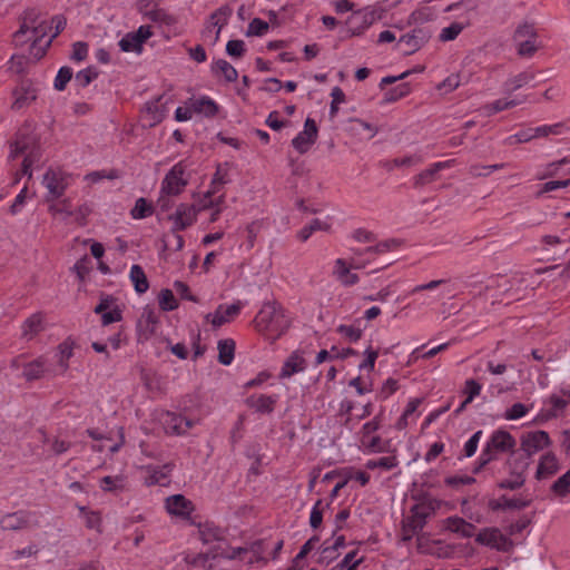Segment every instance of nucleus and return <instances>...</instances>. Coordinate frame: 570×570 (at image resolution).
<instances>
[{
  "mask_svg": "<svg viewBox=\"0 0 570 570\" xmlns=\"http://www.w3.org/2000/svg\"><path fill=\"white\" fill-rule=\"evenodd\" d=\"M159 421L166 433L175 435L186 434L195 425V421L174 412L163 413Z\"/></svg>",
  "mask_w": 570,
  "mask_h": 570,
  "instance_id": "nucleus-14",
  "label": "nucleus"
},
{
  "mask_svg": "<svg viewBox=\"0 0 570 570\" xmlns=\"http://www.w3.org/2000/svg\"><path fill=\"white\" fill-rule=\"evenodd\" d=\"M276 401V396L262 394L258 396H250L249 399H247V404L257 412L271 413L274 410Z\"/></svg>",
  "mask_w": 570,
  "mask_h": 570,
  "instance_id": "nucleus-34",
  "label": "nucleus"
},
{
  "mask_svg": "<svg viewBox=\"0 0 570 570\" xmlns=\"http://www.w3.org/2000/svg\"><path fill=\"white\" fill-rule=\"evenodd\" d=\"M47 373H50L47 366V360L40 356L23 365L22 376L27 381H35L43 377Z\"/></svg>",
  "mask_w": 570,
  "mask_h": 570,
  "instance_id": "nucleus-26",
  "label": "nucleus"
},
{
  "mask_svg": "<svg viewBox=\"0 0 570 570\" xmlns=\"http://www.w3.org/2000/svg\"><path fill=\"white\" fill-rule=\"evenodd\" d=\"M306 367V361L301 352H293L284 362L281 370V377H291L296 373L303 372Z\"/></svg>",
  "mask_w": 570,
  "mask_h": 570,
  "instance_id": "nucleus-27",
  "label": "nucleus"
},
{
  "mask_svg": "<svg viewBox=\"0 0 570 570\" xmlns=\"http://www.w3.org/2000/svg\"><path fill=\"white\" fill-rule=\"evenodd\" d=\"M98 77V71L94 67H88L86 69H82L76 73L75 82L78 87L85 88L87 87L92 80H95Z\"/></svg>",
  "mask_w": 570,
  "mask_h": 570,
  "instance_id": "nucleus-51",
  "label": "nucleus"
},
{
  "mask_svg": "<svg viewBox=\"0 0 570 570\" xmlns=\"http://www.w3.org/2000/svg\"><path fill=\"white\" fill-rule=\"evenodd\" d=\"M410 92V87L407 83H400L395 86L394 88L387 90L384 95V101L385 102H394Z\"/></svg>",
  "mask_w": 570,
  "mask_h": 570,
  "instance_id": "nucleus-56",
  "label": "nucleus"
},
{
  "mask_svg": "<svg viewBox=\"0 0 570 570\" xmlns=\"http://www.w3.org/2000/svg\"><path fill=\"white\" fill-rule=\"evenodd\" d=\"M482 385L473 379L466 380L464 383L465 403H471L481 392Z\"/></svg>",
  "mask_w": 570,
  "mask_h": 570,
  "instance_id": "nucleus-62",
  "label": "nucleus"
},
{
  "mask_svg": "<svg viewBox=\"0 0 570 570\" xmlns=\"http://www.w3.org/2000/svg\"><path fill=\"white\" fill-rule=\"evenodd\" d=\"M354 409V403L351 400L344 399L340 403L337 416L340 419L341 424L347 430H353L355 422L352 417V411Z\"/></svg>",
  "mask_w": 570,
  "mask_h": 570,
  "instance_id": "nucleus-40",
  "label": "nucleus"
},
{
  "mask_svg": "<svg viewBox=\"0 0 570 570\" xmlns=\"http://www.w3.org/2000/svg\"><path fill=\"white\" fill-rule=\"evenodd\" d=\"M190 106L195 114H199L205 117H214L218 111L217 104L207 96L190 99Z\"/></svg>",
  "mask_w": 570,
  "mask_h": 570,
  "instance_id": "nucleus-31",
  "label": "nucleus"
},
{
  "mask_svg": "<svg viewBox=\"0 0 570 570\" xmlns=\"http://www.w3.org/2000/svg\"><path fill=\"white\" fill-rule=\"evenodd\" d=\"M452 164H453V160L434 163L430 168L423 170L415 177L414 184L416 186H423L425 184L433 181L436 173H439L442 169L451 167Z\"/></svg>",
  "mask_w": 570,
  "mask_h": 570,
  "instance_id": "nucleus-33",
  "label": "nucleus"
},
{
  "mask_svg": "<svg viewBox=\"0 0 570 570\" xmlns=\"http://www.w3.org/2000/svg\"><path fill=\"white\" fill-rule=\"evenodd\" d=\"M72 269L76 272L79 281H83L91 269L90 258L85 255L76 262Z\"/></svg>",
  "mask_w": 570,
  "mask_h": 570,
  "instance_id": "nucleus-61",
  "label": "nucleus"
},
{
  "mask_svg": "<svg viewBox=\"0 0 570 570\" xmlns=\"http://www.w3.org/2000/svg\"><path fill=\"white\" fill-rule=\"evenodd\" d=\"M550 444L549 434L546 431L528 432L521 439V449L530 458Z\"/></svg>",
  "mask_w": 570,
  "mask_h": 570,
  "instance_id": "nucleus-18",
  "label": "nucleus"
},
{
  "mask_svg": "<svg viewBox=\"0 0 570 570\" xmlns=\"http://www.w3.org/2000/svg\"><path fill=\"white\" fill-rule=\"evenodd\" d=\"M379 16L374 9L364 8L357 11H353L346 20V26L351 36H361L366 29H368L376 20Z\"/></svg>",
  "mask_w": 570,
  "mask_h": 570,
  "instance_id": "nucleus-10",
  "label": "nucleus"
},
{
  "mask_svg": "<svg viewBox=\"0 0 570 570\" xmlns=\"http://www.w3.org/2000/svg\"><path fill=\"white\" fill-rule=\"evenodd\" d=\"M350 131L360 139L370 140L377 134V128L372 124L358 118L350 120Z\"/></svg>",
  "mask_w": 570,
  "mask_h": 570,
  "instance_id": "nucleus-30",
  "label": "nucleus"
},
{
  "mask_svg": "<svg viewBox=\"0 0 570 570\" xmlns=\"http://www.w3.org/2000/svg\"><path fill=\"white\" fill-rule=\"evenodd\" d=\"M153 36L149 26H140L136 31L126 33L118 42L124 52L141 53L144 43Z\"/></svg>",
  "mask_w": 570,
  "mask_h": 570,
  "instance_id": "nucleus-12",
  "label": "nucleus"
},
{
  "mask_svg": "<svg viewBox=\"0 0 570 570\" xmlns=\"http://www.w3.org/2000/svg\"><path fill=\"white\" fill-rule=\"evenodd\" d=\"M422 531L421 527H416V523L410 517H406L402 521L401 527V540L403 542L411 541L415 535L419 534V532Z\"/></svg>",
  "mask_w": 570,
  "mask_h": 570,
  "instance_id": "nucleus-49",
  "label": "nucleus"
},
{
  "mask_svg": "<svg viewBox=\"0 0 570 570\" xmlns=\"http://www.w3.org/2000/svg\"><path fill=\"white\" fill-rule=\"evenodd\" d=\"M381 424V415H375L371 421L363 424L360 431V443L364 451L368 453H379L384 451L382 439L375 434Z\"/></svg>",
  "mask_w": 570,
  "mask_h": 570,
  "instance_id": "nucleus-9",
  "label": "nucleus"
},
{
  "mask_svg": "<svg viewBox=\"0 0 570 570\" xmlns=\"http://www.w3.org/2000/svg\"><path fill=\"white\" fill-rule=\"evenodd\" d=\"M514 446L515 440L508 431H494L490 436L489 441L487 442L485 448L481 452V455L479 458L480 463L475 469V472H478L485 464L494 460L499 453L510 451Z\"/></svg>",
  "mask_w": 570,
  "mask_h": 570,
  "instance_id": "nucleus-5",
  "label": "nucleus"
},
{
  "mask_svg": "<svg viewBox=\"0 0 570 570\" xmlns=\"http://www.w3.org/2000/svg\"><path fill=\"white\" fill-rule=\"evenodd\" d=\"M475 541L482 546L508 552L512 549V541L498 528H484L475 537Z\"/></svg>",
  "mask_w": 570,
  "mask_h": 570,
  "instance_id": "nucleus-11",
  "label": "nucleus"
},
{
  "mask_svg": "<svg viewBox=\"0 0 570 570\" xmlns=\"http://www.w3.org/2000/svg\"><path fill=\"white\" fill-rule=\"evenodd\" d=\"M428 40V35L421 30H414L411 33H406L399 39L397 46H405L404 52L406 55L413 53L419 50Z\"/></svg>",
  "mask_w": 570,
  "mask_h": 570,
  "instance_id": "nucleus-24",
  "label": "nucleus"
},
{
  "mask_svg": "<svg viewBox=\"0 0 570 570\" xmlns=\"http://www.w3.org/2000/svg\"><path fill=\"white\" fill-rule=\"evenodd\" d=\"M328 229H330V224L327 222L315 218L297 233V238L301 242H306L315 232H317V230L326 232Z\"/></svg>",
  "mask_w": 570,
  "mask_h": 570,
  "instance_id": "nucleus-44",
  "label": "nucleus"
},
{
  "mask_svg": "<svg viewBox=\"0 0 570 570\" xmlns=\"http://www.w3.org/2000/svg\"><path fill=\"white\" fill-rule=\"evenodd\" d=\"M13 109H22L26 106L30 105L37 98V90L30 83L23 82L13 91Z\"/></svg>",
  "mask_w": 570,
  "mask_h": 570,
  "instance_id": "nucleus-23",
  "label": "nucleus"
},
{
  "mask_svg": "<svg viewBox=\"0 0 570 570\" xmlns=\"http://www.w3.org/2000/svg\"><path fill=\"white\" fill-rule=\"evenodd\" d=\"M434 18V12L429 7H421L414 10L410 14V22L412 23H424L431 21Z\"/></svg>",
  "mask_w": 570,
  "mask_h": 570,
  "instance_id": "nucleus-55",
  "label": "nucleus"
},
{
  "mask_svg": "<svg viewBox=\"0 0 570 570\" xmlns=\"http://www.w3.org/2000/svg\"><path fill=\"white\" fill-rule=\"evenodd\" d=\"M218 361L223 365L232 364L235 353V342L232 338L220 340L217 344Z\"/></svg>",
  "mask_w": 570,
  "mask_h": 570,
  "instance_id": "nucleus-39",
  "label": "nucleus"
},
{
  "mask_svg": "<svg viewBox=\"0 0 570 570\" xmlns=\"http://www.w3.org/2000/svg\"><path fill=\"white\" fill-rule=\"evenodd\" d=\"M525 101V97H523L522 99H507V98H502V99H498L491 104H488L484 106V110H485V114L488 116L490 115H493V114H497V112H500L502 110H505V109H510V108H513L522 102Z\"/></svg>",
  "mask_w": 570,
  "mask_h": 570,
  "instance_id": "nucleus-42",
  "label": "nucleus"
},
{
  "mask_svg": "<svg viewBox=\"0 0 570 570\" xmlns=\"http://www.w3.org/2000/svg\"><path fill=\"white\" fill-rule=\"evenodd\" d=\"M508 464L510 466V476L505 480H502L499 483V488L517 490L524 484V481H525L524 472H525L528 463L520 462L514 468H512L511 461H508Z\"/></svg>",
  "mask_w": 570,
  "mask_h": 570,
  "instance_id": "nucleus-22",
  "label": "nucleus"
},
{
  "mask_svg": "<svg viewBox=\"0 0 570 570\" xmlns=\"http://www.w3.org/2000/svg\"><path fill=\"white\" fill-rule=\"evenodd\" d=\"M531 407L523 403H514L511 407L504 412V419L509 421L519 420L528 414Z\"/></svg>",
  "mask_w": 570,
  "mask_h": 570,
  "instance_id": "nucleus-58",
  "label": "nucleus"
},
{
  "mask_svg": "<svg viewBox=\"0 0 570 570\" xmlns=\"http://www.w3.org/2000/svg\"><path fill=\"white\" fill-rule=\"evenodd\" d=\"M529 504V502L527 500H523L521 498H507V497H501L499 500H495V501H491L490 502V508L492 510H501V509H522V508H525L527 505Z\"/></svg>",
  "mask_w": 570,
  "mask_h": 570,
  "instance_id": "nucleus-43",
  "label": "nucleus"
},
{
  "mask_svg": "<svg viewBox=\"0 0 570 570\" xmlns=\"http://www.w3.org/2000/svg\"><path fill=\"white\" fill-rule=\"evenodd\" d=\"M244 307V303L237 301L232 305L220 304L214 313H208L205 318L214 327H219L234 320Z\"/></svg>",
  "mask_w": 570,
  "mask_h": 570,
  "instance_id": "nucleus-17",
  "label": "nucleus"
},
{
  "mask_svg": "<svg viewBox=\"0 0 570 570\" xmlns=\"http://www.w3.org/2000/svg\"><path fill=\"white\" fill-rule=\"evenodd\" d=\"M397 465V460L395 456H383L376 460H368L365 463V466L368 470H374L381 468L383 470H392Z\"/></svg>",
  "mask_w": 570,
  "mask_h": 570,
  "instance_id": "nucleus-52",
  "label": "nucleus"
},
{
  "mask_svg": "<svg viewBox=\"0 0 570 570\" xmlns=\"http://www.w3.org/2000/svg\"><path fill=\"white\" fill-rule=\"evenodd\" d=\"M129 278L134 284L135 291L138 294H144L149 288V282L147 276L140 265H132L129 273Z\"/></svg>",
  "mask_w": 570,
  "mask_h": 570,
  "instance_id": "nucleus-37",
  "label": "nucleus"
},
{
  "mask_svg": "<svg viewBox=\"0 0 570 570\" xmlns=\"http://www.w3.org/2000/svg\"><path fill=\"white\" fill-rule=\"evenodd\" d=\"M166 509L171 515L186 518L190 515L194 507L183 494H175L166 499Z\"/></svg>",
  "mask_w": 570,
  "mask_h": 570,
  "instance_id": "nucleus-20",
  "label": "nucleus"
},
{
  "mask_svg": "<svg viewBox=\"0 0 570 570\" xmlns=\"http://www.w3.org/2000/svg\"><path fill=\"white\" fill-rule=\"evenodd\" d=\"M534 79V73L530 70L522 71L513 77H510L504 82V89L507 91H515L528 83H530Z\"/></svg>",
  "mask_w": 570,
  "mask_h": 570,
  "instance_id": "nucleus-38",
  "label": "nucleus"
},
{
  "mask_svg": "<svg viewBox=\"0 0 570 570\" xmlns=\"http://www.w3.org/2000/svg\"><path fill=\"white\" fill-rule=\"evenodd\" d=\"M45 330V316L37 312L30 315L21 325V337L31 341Z\"/></svg>",
  "mask_w": 570,
  "mask_h": 570,
  "instance_id": "nucleus-21",
  "label": "nucleus"
},
{
  "mask_svg": "<svg viewBox=\"0 0 570 570\" xmlns=\"http://www.w3.org/2000/svg\"><path fill=\"white\" fill-rule=\"evenodd\" d=\"M197 218V209L195 205L180 204L176 210L169 216L173 222V232H180L191 226Z\"/></svg>",
  "mask_w": 570,
  "mask_h": 570,
  "instance_id": "nucleus-16",
  "label": "nucleus"
},
{
  "mask_svg": "<svg viewBox=\"0 0 570 570\" xmlns=\"http://www.w3.org/2000/svg\"><path fill=\"white\" fill-rule=\"evenodd\" d=\"M558 498H564L570 493V470L558 478L550 488Z\"/></svg>",
  "mask_w": 570,
  "mask_h": 570,
  "instance_id": "nucleus-47",
  "label": "nucleus"
},
{
  "mask_svg": "<svg viewBox=\"0 0 570 570\" xmlns=\"http://www.w3.org/2000/svg\"><path fill=\"white\" fill-rule=\"evenodd\" d=\"M351 267L353 264L348 266L343 258H337L334 263L333 275L344 286H352L358 282V276L350 272Z\"/></svg>",
  "mask_w": 570,
  "mask_h": 570,
  "instance_id": "nucleus-28",
  "label": "nucleus"
},
{
  "mask_svg": "<svg viewBox=\"0 0 570 570\" xmlns=\"http://www.w3.org/2000/svg\"><path fill=\"white\" fill-rule=\"evenodd\" d=\"M2 530L16 531L31 525H37V515L31 511H17L4 514L0 520Z\"/></svg>",
  "mask_w": 570,
  "mask_h": 570,
  "instance_id": "nucleus-13",
  "label": "nucleus"
},
{
  "mask_svg": "<svg viewBox=\"0 0 570 570\" xmlns=\"http://www.w3.org/2000/svg\"><path fill=\"white\" fill-rule=\"evenodd\" d=\"M564 126L561 122L553 124V125H543L535 128H532L533 130V137L540 138V137H547L549 135H560L562 134Z\"/></svg>",
  "mask_w": 570,
  "mask_h": 570,
  "instance_id": "nucleus-53",
  "label": "nucleus"
},
{
  "mask_svg": "<svg viewBox=\"0 0 570 570\" xmlns=\"http://www.w3.org/2000/svg\"><path fill=\"white\" fill-rule=\"evenodd\" d=\"M198 533L199 539L204 544H209L217 541V546H222L223 532L218 527L214 525L213 523L205 522L200 524Z\"/></svg>",
  "mask_w": 570,
  "mask_h": 570,
  "instance_id": "nucleus-32",
  "label": "nucleus"
},
{
  "mask_svg": "<svg viewBox=\"0 0 570 570\" xmlns=\"http://www.w3.org/2000/svg\"><path fill=\"white\" fill-rule=\"evenodd\" d=\"M224 203V195H220L216 198L210 197L209 194H204V196L199 199L198 205L196 206L197 214L200 210L214 208V207H220V205Z\"/></svg>",
  "mask_w": 570,
  "mask_h": 570,
  "instance_id": "nucleus-59",
  "label": "nucleus"
},
{
  "mask_svg": "<svg viewBox=\"0 0 570 570\" xmlns=\"http://www.w3.org/2000/svg\"><path fill=\"white\" fill-rule=\"evenodd\" d=\"M445 529L459 534L462 538H471L475 527L460 517H450L444 521Z\"/></svg>",
  "mask_w": 570,
  "mask_h": 570,
  "instance_id": "nucleus-29",
  "label": "nucleus"
},
{
  "mask_svg": "<svg viewBox=\"0 0 570 570\" xmlns=\"http://www.w3.org/2000/svg\"><path fill=\"white\" fill-rule=\"evenodd\" d=\"M254 325L258 332L275 340L289 327V320L279 304L267 302L254 318Z\"/></svg>",
  "mask_w": 570,
  "mask_h": 570,
  "instance_id": "nucleus-1",
  "label": "nucleus"
},
{
  "mask_svg": "<svg viewBox=\"0 0 570 570\" xmlns=\"http://www.w3.org/2000/svg\"><path fill=\"white\" fill-rule=\"evenodd\" d=\"M421 404V399H412L406 404V407L403 412V414L399 417V420L395 423V429L401 431L407 428L410 423V419L415 414L417 407Z\"/></svg>",
  "mask_w": 570,
  "mask_h": 570,
  "instance_id": "nucleus-46",
  "label": "nucleus"
},
{
  "mask_svg": "<svg viewBox=\"0 0 570 570\" xmlns=\"http://www.w3.org/2000/svg\"><path fill=\"white\" fill-rule=\"evenodd\" d=\"M317 126L312 118H307L304 122V129L299 131L292 140V146L299 154H305L315 144L317 139Z\"/></svg>",
  "mask_w": 570,
  "mask_h": 570,
  "instance_id": "nucleus-15",
  "label": "nucleus"
},
{
  "mask_svg": "<svg viewBox=\"0 0 570 570\" xmlns=\"http://www.w3.org/2000/svg\"><path fill=\"white\" fill-rule=\"evenodd\" d=\"M47 24L40 20V16L36 10L26 11L19 29L13 33V41L17 46L23 45L26 41H32V55L41 58L43 50L37 49V42L46 36Z\"/></svg>",
  "mask_w": 570,
  "mask_h": 570,
  "instance_id": "nucleus-2",
  "label": "nucleus"
},
{
  "mask_svg": "<svg viewBox=\"0 0 570 570\" xmlns=\"http://www.w3.org/2000/svg\"><path fill=\"white\" fill-rule=\"evenodd\" d=\"M212 71L216 75H222L227 82L237 80V70L226 60L218 59L212 66Z\"/></svg>",
  "mask_w": 570,
  "mask_h": 570,
  "instance_id": "nucleus-41",
  "label": "nucleus"
},
{
  "mask_svg": "<svg viewBox=\"0 0 570 570\" xmlns=\"http://www.w3.org/2000/svg\"><path fill=\"white\" fill-rule=\"evenodd\" d=\"M130 214L135 219H142L153 214V207L145 198H138Z\"/></svg>",
  "mask_w": 570,
  "mask_h": 570,
  "instance_id": "nucleus-50",
  "label": "nucleus"
},
{
  "mask_svg": "<svg viewBox=\"0 0 570 570\" xmlns=\"http://www.w3.org/2000/svg\"><path fill=\"white\" fill-rule=\"evenodd\" d=\"M22 156V168L17 173L16 181L20 179L22 175H27L28 178L32 177L31 167L38 165L41 160V150L35 139L29 136H19L14 142L10 145L9 159H17Z\"/></svg>",
  "mask_w": 570,
  "mask_h": 570,
  "instance_id": "nucleus-3",
  "label": "nucleus"
},
{
  "mask_svg": "<svg viewBox=\"0 0 570 570\" xmlns=\"http://www.w3.org/2000/svg\"><path fill=\"white\" fill-rule=\"evenodd\" d=\"M187 168L186 160L175 164L161 181V193L170 196L179 195L188 184Z\"/></svg>",
  "mask_w": 570,
  "mask_h": 570,
  "instance_id": "nucleus-6",
  "label": "nucleus"
},
{
  "mask_svg": "<svg viewBox=\"0 0 570 570\" xmlns=\"http://www.w3.org/2000/svg\"><path fill=\"white\" fill-rule=\"evenodd\" d=\"M249 550L246 548H233L228 551L222 550L220 546H215L209 552L198 553L191 557H186V562L194 568L200 570H212L214 568L213 561L217 558H224L228 560L240 558L247 563H253L254 559L250 557L246 559L243 556H247Z\"/></svg>",
  "mask_w": 570,
  "mask_h": 570,
  "instance_id": "nucleus-4",
  "label": "nucleus"
},
{
  "mask_svg": "<svg viewBox=\"0 0 570 570\" xmlns=\"http://www.w3.org/2000/svg\"><path fill=\"white\" fill-rule=\"evenodd\" d=\"M72 75L73 72L70 67H61L55 78V89L58 91L65 90L67 83L71 80Z\"/></svg>",
  "mask_w": 570,
  "mask_h": 570,
  "instance_id": "nucleus-57",
  "label": "nucleus"
},
{
  "mask_svg": "<svg viewBox=\"0 0 570 570\" xmlns=\"http://www.w3.org/2000/svg\"><path fill=\"white\" fill-rule=\"evenodd\" d=\"M464 29V26L460 22H453L449 27L442 29L440 33V39L442 41H451L454 40Z\"/></svg>",
  "mask_w": 570,
  "mask_h": 570,
  "instance_id": "nucleus-60",
  "label": "nucleus"
},
{
  "mask_svg": "<svg viewBox=\"0 0 570 570\" xmlns=\"http://www.w3.org/2000/svg\"><path fill=\"white\" fill-rule=\"evenodd\" d=\"M513 39L517 43L518 55L521 57H532L540 47L537 31L530 23L520 24Z\"/></svg>",
  "mask_w": 570,
  "mask_h": 570,
  "instance_id": "nucleus-8",
  "label": "nucleus"
},
{
  "mask_svg": "<svg viewBox=\"0 0 570 570\" xmlns=\"http://www.w3.org/2000/svg\"><path fill=\"white\" fill-rule=\"evenodd\" d=\"M58 374H65L69 367L68 361L72 356V347L69 343L63 342L58 346Z\"/></svg>",
  "mask_w": 570,
  "mask_h": 570,
  "instance_id": "nucleus-48",
  "label": "nucleus"
},
{
  "mask_svg": "<svg viewBox=\"0 0 570 570\" xmlns=\"http://www.w3.org/2000/svg\"><path fill=\"white\" fill-rule=\"evenodd\" d=\"M559 462L554 454L547 453L541 456L535 478L538 480H546L554 475L559 471Z\"/></svg>",
  "mask_w": 570,
  "mask_h": 570,
  "instance_id": "nucleus-25",
  "label": "nucleus"
},
{
  "mask_svg": "<svg viewBox=\"0 0 570 570\" xmlns=\"http://www.w3.org/2000/svg\"><path fill=\"white\" fill-rule=\"evenodd\" d=\"M158 303L163 311H173L178 306L177 301L170 289L160 291Z\"/></svg>",
  "mask_w": 570,
  "mask_h": 570,
  "instance_id": "nucleus-54",
  "label": "nucleus"
},
{
  "mask_svg": "<svg viewBox=\"0 0 570 570\" xmlns=\"http://www.w3.org/2000/svg\"><path fill=\"white\" fill-rule=\"evenodd\" d=\"M267 30L268 23L259 18H255L249 22L246 36H263Z\"/></svg>",
  "mask_w": 570,
  "mask_h": 570,
  "instance_id": "nucleus-64",
  "label": "nucleus"
},
{
  "mask_svg": "<svg viewBox=\"0 0 570 570\" xmlns=\"http://www.w3.org/2000/svg\"><path fill=\"white\" fill-rule=\"evenodd\" d=\"M142 119L148 127H154L164 119V110L158 101H149L145 105Z\"/></svg>",
  "mask_w": 570,
  "mask_h": 570,
  "instance_id": "nucleus-35",
  "label": "nucleus"
},
{
  "mask_svg": "<svg viewBox=\"0 0 570 570\" xmlns=\"http://www.w3.org/2000/svg\"><path fill=\"white\" fill-rule=\"evenodd\" d=\"M42 185L47 189L48 202L60 198L69 186V175L59 168H49L43 177Z\"/></svg>",
  "mask_w": 570,
  "mask_h": 570,
  "instance_id": "nucleus-7",
  "label": "nucleus"
},
{
  "mask_svg": "<svg viewBox=\"0 0 570 570\" xmlns=\"http://www.w3.org/2000/svg\"><path fill=\"white\" fill-rule=\"evenodd\" d=\"M171 471L170 465H165L164 468H157L150 470L149 475L146 479V483L148 485H166L169 482V473Z\"/></svg>",
  "mask_w": 570,
  "mask_h": 570,
  "instance_id": "nucleus-45",
  "label": "nucleus"
},
{
  "mask_svg": "<svg viewBox=\"0 0 570 570\" xmlns=\"http://www.w3.org/2000/svg\"><path fill=\"white\" fill-rule=\"evenodd\" d=\"M146 16L149 20H151L154 22H160V23H166V24H173L175 22L174 17L168 14L163 9L150 10V11L146 12Z\"/></svg>",
  "mask_w": 570,
  "mask_h": 570,
  "instance_id": "nucleus-63",
  "label": "nucleus"
},
{
  "mask_svg": "<svg viewBox=\"0 0 570 570\" xmlns=\"http://www.w3.org/2000/svg\"><path fill=\"white\" fill-rule=\"evenodd\" d=\"M232 14L233 8L229 4H224L210 14L208 22L220 32L222 29L228 23Z\"/></svg>",
  "mask_w": 570,
  "mask_h": 570,
  "instance_id": "nucleus-36",
  "label": "nucleus"
},
{
  "mask_svg": "<svg viewBox=\"0 0 570 570\" xmlns=\"http://www.w3.org/2000/svg\"><path fill=\"white\" fill-rule=\"evenodd\" d=\"M436 505L438 503L434 500L420 501L411 508L407 517L416 523V527L423 529L426 520L434 514Z\"/></svg>",
  "mask_w": 570,
  "mask_h": 570,
  "instance_id": "nucleus-19",
  "label": "nucleus"
}]
</instances>
